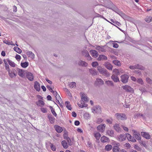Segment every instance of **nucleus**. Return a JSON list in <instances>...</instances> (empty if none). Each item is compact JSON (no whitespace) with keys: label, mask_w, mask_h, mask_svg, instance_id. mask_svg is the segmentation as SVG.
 Segmentation results:
<instances>
[{"label":"nucleus","mask_w":152,"mask_h":152,"mask_svg":"<svg viewBox=\"0 0 152 152\" xmlns=\"http://www.w3.org/2000/svg\"><path fill=\"white\" fill-rule=\"evenodd\" d=\"M126 135L124 134H121L118 137V139L121 142L125 140Z\"/></svg>","instance_id":"obj_20"},{"label":"nucleus","mask_w":152,"mask_h":152,"mask_svg":"<svg viewBox=\"0 0 152 152\" xmlns=\"http://www.w3.org/2000/svg\"><path fill=\"white\" fill-rule=\"evenodd\" d=\"M146 82L150 84H152V80L149 77H147L146 78Z\"/></svg>","instance_id":"obj_48"},{"label":"nucleus","mask_w":152,"mask_h":152,"mask_svg":"<svg viewBox=\"0 0 152 152\" xmlns=\"http://www.w3.org/2000/svg\"><path fill=\"white\" fill-rule=\"evenodd\" d=\"M124 19L125 20L129 21H131L132 20V18L127 15H125L124 16Z\"/></svg>","instance_id":"obj_40"},{"label":"nucleus","mask_w":152,"mask_h":152,"mask_svg":"<svg viewBox=\"0 0 152 152\" xmlns=\"http://www.w3.org/2000/svg\"><path fill=\"white\" fill-rule=\"evenodd\" d=\"M109 140V138L105 136H103L101 137V141L102 142H106Z\"/></svg>","instance_id":"obj_30"},{"label":"nucleus","mask_w":152,"mask_h":152,"mask_svg":"<svg viewBox=\"0 0 152 152\" xmlns=\"http://www.w3.org/2000/svg\"><path fill=\"white\" fill-rule=\"evenodd\" d=\"M134 73L137 74L138 76L141 75V72L138 70H135L134 71Z\"/></svg>","instance_id":"obj_51"},{"label":"nucleus","mask_w":152,"mask_h":152,"mask_svg":"<svg viewBox=\"0 0 152 152\" xmlns=\"http://www.w3.org/2000/svg\"><path fill=\"white\" fill-rule=\"evenodd\" d=\"M18 75L21 77H23L24 76L23 75L24 71L22 69L18 68Z\"/></svg>","instance_id":"obj_22"},{"label":"nucleus","mask_w":152,"mask_h":152,"mask_svg":"<svg viewBox=\"0 0 152 152\" xmlns=\"http://www.w3.org/2000/svg\"><path fill=\"white\" fill-rule=\"evenodd\" d=\"M89 53L87 50H85L82 51V55L85 57H87L89 56Z\"/></svg>","instance_id":"obj_35"},{"label":"nucleus","mask_w":152,"mask_h":152,"mask_svg":"<svg viewBox=\"0 0 152 152\" xmlns=\"http://www.w3.org/2000/svg\"><path fill=\"white\" fill-rule=\"evenodd\" d=\"M90 52L91 53L92 56L96 58L98 57V52L96 50H91Z\"/></svg>","instance_id":"obj_16"},{"label":"nucleus","mask_w":152,"mask_h":152,"mask_svg":"<svg viewBox=\"0 0 152 152\" xmlns=\"http://www.w3.org/2000/svg\"><path fill=\"white\" fill-rule=\"evenodd\" d=\"M141 134L143 137L147 139H149L151 138V136L148 133L145 132H141Z\"/></svg>","instance_id":"obj_10"},{"label":"nucleus","mask_w":152,"mask_h":152,"mask_svg":"<svg viewBox=\"0 0 152 152\" xmlns=\"http://www.w3.org/2000/svg\"><path fill=\"white\" fill-rule=\"evenodd\" d=\"M26 77L29 80L31 81H32L34 80L33 75L31 72L27 73Z\"/></svg>","instance_id":"obj_11"},{"label":"nucleus","mask_w":152,"mask_h":152,"mask_svg":"<svg viewBox=\"0 0 152 152\" xmlns=\"http://www.w3.org/2000/svg\"><path fill=\"white\" fill-rule=\"evenodd\" d=\"M113 152H119V148L117 146H113Z\"/></svg>","instance_id":"obj_39"},{"label":"nucleus","mask_w":152,"mask_h":152,"mask_svg":"<svg viewBox=\"0 0 152 152\" xmlns=\"http://www.w3.org/2000/svg\"><path fill=\"white\" fill-rule=\"evenodd\" d=\"M97 70L99 72L103 75L107 77H109L110 76V73L107 70L101 66H98L97 68Z\"/></svg>","instance_id":"obj_1"},{"label":"nucleus","mask_w":152,"mask_h":152,"mask_svg":"<svg viewBox=\"0 0 152 152\" xmlns=\"http://www.w3.org/2000/svg\"><path fill=\"white\" fill-rule=\"evenodd\" d=\"M105 83L108 86H114V84L113 82L111 81L107 80L105 81Z\"/></svg>","instance_id":"obj_25"},{"label":"nucleus","mask_w":152,"mask_h":152,"mask_svg":"<svg viewBox=\"0 0 152 152\" xmlns=\"http://www.w3.org/2000/svg\"><path fill=\"white\" fill-rule=\"evenodd\" d=\"M41 110L43 113H46L47 112L46 109L44 108H41Z\"/></svg>","instance_id":"obj_58"},{"label":"nucleus","mask_w":152,"mask_h":152,"mask_svg":"<svg viewBox=\"0 0 152 152\" xmlns=\"http://www.w3.org/2000/svg\"><path fill=\"white\" fill-rule=\"evenodd\" d=\"M129 68L131 69H139L142 70H144L145 69V68L143 66L139 64L130 66H129Z\"/></svg>","instance_id":"obj_3"},{"label":"nucleus","mask_w":152,"mask_h":152,"mask_svg":"<svg viewBox=\"0 0 152 152\" xmlns=\"http://www.w3.org/2000/svg\"><path fill=\"white\" fill-rule=\"evenodd\" d=\"M134 148L138 151H140L141 150V148L139 147L137 145H135L134 146Z\"/></svg>","instance_id":"obj_52"},{"label":"nucleus","mask_w":152,"mask_h":152,"mask_svg":"<svg viewBox=\"0 0 152 152\" xmlns=\"http://www.w3.org/2000/svg\"><path fill=\"white\" fill-rule=\"evenodd\" d=\"M21 66L23 68H26L28 65V62H21L20 64Z\"/></svg>","instance_id":"obj_29"},{"label":"nucleus","mask_w":152,"mask_h":152,"mask_svg":"<svg viewBox=\"0 0 152 152\" xmlns=\"http://www.w3.org/2000/svg\"><path fill=\"white\" fill-rule=\"evenodd\" d=\"M113 48H118L119 46L116 43H113Z\"/></svg>","instance_id":"obj_56"},{"label":"nucleus","mask_w":152,"mask_h":152,"mask_svg":"<svg viewBox=\"0 0 152 152\" xmlns=\"http://www.w3.org/2000/svg\"><path fill=\"white\" fill-rule=\"evenodd\" d=\"M112 148V146L110 145H107L105 146V149L107 151H109L111 150Z\"/></svg>","instance_id":"obj_37"},{"label":"nucleus","mask_w":152,"mask_h":152,"mask_svg":"<svg viewBox=\"0 0 152 152\" xmlns=\"http://www.w3.org/2000/svg\"><path fill=\"white\" fill-rule=\"evenodd\" d=\"M48 118L51 123H52L54 122L55 118L53 117V116L52 115H48Z\"/></svg>","instance_id":"obj_27"},{"label":"nucleus","mask_w":152,"mask_h":152,"mask_svg":"<svg viewBox=\"0 0 152 152\" xmlns=\"http://www.w3.org/2000/svg\"><path fill=\"white\" fill-rule=\"evenodd\" d=\"M107 59V57L103 55H100L97 58L98 61H104Z\"/></svg>","instance_id":"obj_18"},{"label":"nucleus","mask_w":152,"mask_h":152,"mask_svg":"<svg viewBox=\"0 0 152 152\" xmlns=\"http://www.w3.org/2000/svg\"><path fill=\"white\" fill-rule=\"evenodd\" d=\"M136 116H137V117H142L143 118H145V116L142 114H140V113H139V114H137L136 115Z\"/></svg>","instance_id":"obj_64"},{"label":"nucleus","mask_w":152,"mask_h":152,"mask_svg":"<svg viewBox=\"0 0 152 152\" xmlns=\"http://www.w3.org/2000/svg\"><path fill=\"white\" fill-rule=\"evenodd\" d=\"M37 104L39 107H42L44 104V102L42 100H39L38 102H36Z\"/></svg>","instance_id":"obj_24"},{"label":"nucleus","mask_w":152,"mask_h":152,"mask_svg":"<svg viewBox=\"0 0 152 152\" xmlns=\"http://www.w3.org/2000/svg\"><path fill=\"white\" fill-rule=\"evenodd\" d=\"M113 143L114 145H115V146H117L118 147L120 145V144H119V143L116 142L115 141H114Z\"/></svg>","instance_id":"obj_63"},{"label":"nucleus","mask_w":152,"mask_h":152,"mask_svg":"<svg viewBox=\"0 0 152 152\" xmlns=\"http://www.w3.org/2000/svg\"><path fill=\"white\" fill-rule=\"evenodd\" d=\"M34 87L35 89L38 91H39L40 90V84L37 81H35L34 82Z\"/></svg>","instance_id":"obj_9"},{"label":"nucleus","mask_w":152,"mask_h":152,"mask_svg":"<svg viewBox=\"0 0 152 152\" xmlns=\"http://www.w3.org/2000/svg\"><path fill=\"white\" fill-rule=\"evenodd\" d=\"M78 64L79 65L83 67H86L88 65L87 63L81 60H80L78 61Z\"/></svg>","instance_id":"obj_14"},{"label":"nucleus","mask_w":152,"mask_h":152,"mask_svg":"<svg viewBox=\"0 0 152 152\" xmlns=\"http://www.w3.org/2000/svg\"><path fill=\"white\" fill-rule=\"evenodd\" d=\"M152 20V18L151 16H147V17L145 19V21L148 23L151 22Z\"/></svg>","instance_id":"obj_34"},{"label":"nucleus","mask_w":152,"mask_h":152,"mask_svg":"<svg viewBox=\"0 0 152 152\" xmlns=\"http://www.w3.org/2000/svg\"><path fill=\"white\" fill-rule=\"evenodd\" d=\"M51 112L56 117L57 116V114L55 112L54 109L51 110Z\"/></svg>","instance_id":"obj_61"},{"label":"nucleus","mask_w":152,"mask_h":152,"mask_svg":"<svg viewBox=\"0 0 152 152\" xmlns=\"http://www.w3.org/2000/svg\"><path fill=\"white\" fill-rule=\"evenodd\" d=\"M122 87L123 89L125 90L126 91L128 92H129L131 93H134V89L128 85L123 86Z\"/></svg>","instance_id":"obj_2"},{"label":"nucleus","mask_w":152,"mask_h":152,"mask_svg":"<svg viewBox=\"0 0 152 152\" xmlns=\"http://www.w3.org/2000/svg\"><path fill=\"white\" fill-rule=\"evenodd\" d=\"M26 54L29 55V56L33 59L34 58V54L32 52L28 51L27 52Z\"/></svg>","instance_id":"obj_26"},{"label":"nucleus","mask_w":152,"mask_h":152,"mask_svg":"<svg viewBox=\"0 0 152 152\" xmlns=\"http://www.w3.org/2000/svg\"><path fill=\"white\" fill-rule=\"evenodd\" d=\"M139 89L140 91L142 92H147V91L144 88L142 87L140 88Z\"/></svg>","instance_id":"obj_62"},{"label":"nucleus","mask_w":152,"mask_h":152,"mask_svg":"<svg viewBox=\"0 0 152 152\" xmlns=\"http://www.w3.org/2000/svg\"><path fill=\"white\" fill-rule=\"evenodd\" d=\"M3 42L8 45H12L14 46L15 45V44L12 43V41L10 42L7 40H4L3 41Z\"/></svg>","instance_id":"obj_42"},{"label":"nucleus","mask_w":152,"mask_h":152,"mask_svg":"<svg viewBox=\"0 0 152 152\" xmlns=\"http://www.w3.org/2000/svg\"><path fill=\"white\" fill-rule=\"evenodd\" d=\"M137 83H138L140 84H141V85H142L143 84V82L142 79L141 78L138 79L137 80Z\"/></svg>","instance_id":"obj_47"},{"label":"nucleus","mask_w":152,"mask_h":152,"mask_svg":"<svg viewBox=\"0 0 152 152\" xmlns=\"http://www.w3.org/2000/svg\"><path fill=\"white\" fill-rule=\"evenodd\" d=\"M66 140H67V142H68L69 145H71L72 144V141L70 138L69 137L67 138Z\"/></svg>","instance_id":"obj_50"},{"label":"nucleus","mask_w":152,"mask_h":152,"mask_svg":"<svg viewBox=\"0 0 152 152\" xmlns=\"http://www.w3.org/2000/svg\"><path fill=\"white\" fill-rule=\"evenodd\" d=\"M98 63L96 61L93 62L92 63L91 65L93 67H95L98 65Z\"/></svg>","instance_id":"obj_46"},{"label":"nucleus","mask_w":152,"mask_h":152,"mask_svg":"<svg viewBox=\"0 0 152 152\" xmlns=\"http://www.w3.org/2000/svg\"><path fill=\"white\" fill-rule=\"evenodd\" d=\"M16 59L18 61L20 60L21 58L20 56L19 55H17L15 57Z\"/></svg>","instance_id":"obj_60"},{"label":"nucleus","mask_w":152,"mask_h":152,"mask_svg":"<svg viewBox=\"0 0 152 152\" xmlns=\"http://www.w3.org/2000/svg\"><path fill=\"white\" fill-rule=\"evenodd\" d=\"M107 133L108 134V135L112 137L113 135L114 131L111 130H107Z\"/></svg>","instance_id":"obj_32"},{"label":"nucleus","mask_w":152,"mask_h":152,"mask_svg":"<svg viewBox=\"0 0 152 152\" xmlns=\"http://www.w3.org/2000/svg\"><path fill=\"white\" fill-rule=\"evenodd\" d=\"M104 84V81L101 79L97 78L94 83V85L95 86H97L98 85H102Z\"/></svg>","instance_id":"obj_7"},{"label":"nucleus","mask_w":152,"mask_h":152,"mask_svg":"<svg viewBox=\"0 0 152 152\" xmlns=\"http://www.w3.org/2000/svg\"><path fill=\"white\" fill-rule=\"evenodd\" d=\"M61 144L63 148L65 149L67 148L68 147V145L67 142L65 140H63L61 142Z\"/></svg>","instance_id":"obj_23"},{"label":"nucleus","mask_w":152,"mask_h":152,"mask_svg":"<svg viewBox=\"0 0 152 152\" xmlns=\"http://www.w3.org/2000/svg\"><path fill=\"white\" fill-rule=\"evenodd\" d=\"M78 105L79 107L81 108H83L84 107H86L88 106L87 104H85L84 105H83L82 104H81H81H78Z\"/></svg>","instance_id":"obj_54"},{"label":"nucleus","mask_w":152,"mask_h":152,"mask_svg":"<svg viewBox=\"0 0 152 152\" xmlns=\"http://www.w3.org/2000/svg\"><path fill=\"white\" fill-rule=\"evenodd\" d=\"M101 136V135L99 133L97 132L94 134V137L97 140H99V139Z\"/></svg>","instance_id":"obj_41"},{"label":"nucleus","mask_w":152,"mask_h":152,"mask_svg":"<svg viewBox=\"0 0 152 152\" xmlns=\"http://www.w3.org/2000/svg\"><path fill=\"white\" fill-rule=\"evenodd\" d=\"M50 148L51 149L52 151H54L56 150V148L55 146L54 145H53L51 144V145L50 146Z\"/></svg>","instance_id":"obj_57"},{"label":"nucleus","mask_w":152,"mask_h":152,"mask_svg":"<svg viewBox=\"0 0 152 152\" xmlns=\"http://www.w3.org/2000/svg\"><path fill=\"white\" fill-rule=\"evenodd\" d=\"M113 63L115 65H117L118 66H120L121 65V63L120 62L117 60L113 61Z\"/></svg>","instance_id":"obj_43"},{"label":"nucleus","mask_w":152,"mask_h":152,"mask_svg":"<svg viewBox=\"0 0 152 152\" xmlns=\"http://www.w3.org/2000/svg\"><path fill=\"white\" fill-rule=\"evenodd\" d=\"M5 66L6 69L8 72L10 71V69L9 65L7 64H6L5 65Z\"/></svg>","instance_id":"obj_59"},{"label":"nucleus","mask_w":152,"mask_h":152,"mask_svg":"<svg viewBox=\"0 0 152 152\" xmlns=\"http://www.w3.org/2000/svg\"><path fill=\"white\" fill-rule=\"evenodd\" d=\"M8 73L9 76L10 77H15L14 76H13V74L12 73V71H8Z\"/></svg>","instance_id":"obj_55"},{"label":"nucleus","mask_w":152,"mask_h":152,"mask_svg":"<svg viewBox=\"0 0 152 152\" xmlns=\"http://www.w3.org/2000/svg\"><path fill=\"white\" fill-rule=\"evenodd\" d=\"M96 113H100L101 112V108L100 106L96 105Z\"/></svg>","instance_id":"obj_33"},{"label":"nucleus","mask_w":152,"mask_h":152,"mask_svg":"<svg viewBox=\"0 0 152 152\" xmlns=\"http://www.w3.org/2000/svg\"><path fill=\"white\" fill-rule=\"evenodd\" d=\"M81 95V100L82 102H88V99L87 97L84 94L80 93Z\"/></svg>","instance_id":"obj_15"},{"label":"nucleus","mask_w":152,"mask_h":152,"mask_svg":"<svg viewBox=\"0 0 152 152\" xmlns=\"http://www.w3.org/2000/svg\"><path fill=\"white\" fill-rule=\"evenodd\" d=\"M121 81L124 83H126L128 82L129 76L128 75L124 74L121 76Z\"/></svg>","instance_id":"obj_5"},{"label":"nucleus","mask_w":152,"mask_h":152,"mask_svg":"<svg viewBox=\"0 0 152 152\" xmlns=\"http://www.w3.org/2000/svg\"><path fill=\"white\" fill-rule=\"evenodd\" d=\"M126 137H127L128 139L129 140L131 141V140L133 139L134 137V136L132 137L130 134L128 133H126Z\"/></svg>","instance_id":"obj_36"},{"label":"nucleus","mask_w":152,"mask_h":152,"mask_svg":"<svg viewBox=\"0 0 152 152\" xmlns=\"http://www.w3.org/2000/svg\"><path fill=\"white\" fill-rule=\"evenodd\" d=\"M14 50L17 53H20L22 52L20 48L17 47H14Z\"/></svg>","instance_id":"obj_38"},{"label":"nucleus","mask_w":152,"mask_h":152,"mask_svg":"<svg viewBox=\"0 0 152 152\" xmlns=\"http://www.w3.org/2000/svg\"><path fill=\"white\" fill-rule=\"evenodd\" d=\"M54 127L56 131L58 133H61L63 130L62 127L57 125H54Z\"/></svg>","instance_id":"obj_12"},{"label":"nucleus","mask_w":152,"mask_h":152,"mask_svg":"<svg viewBox=\"0 0 152 152\" xmlns=\"http://www.w3.org/2000/svg\"><path fill=\"white\" fill-rule=\"evenodd\" d=\"M89 72L93 76L97 75L98 74L97 71L95 69H89Z\"/></svg>","instance_id":"obj_17"},{"label":"nucleus","mask_w":152,"mask_h":152,"mask_svg":"<svg viewBox=\"0 0 152 152\" xmlns=\"http://www.w3.org/2000/svg\"><path fill=\"white\" fill-rule=\"evenodd\" d=\"M7 61L8 62L10 66L13 67L15 66V64L14 62L9 59H7Z\"/></svg>","instance_id":"obj_31"},{"label":"nucleus","mask_w":152,"mask_h":152,"mask_svg":"<svg viewBox=\"0 0 152 152\" xmlns=\"http://www.w3.org/2000/svg\"><path fill=\"white\" fill-rule=\"evenodd\" d=\"M96 49L99 50V51L103 52L105 50L103 46H96Z\"/></svg>","instance_id":"obj_28"},{"label":"nucleus","mask_w":152,"mask_h":152,"mask_svg":"<svg viewBox=\"0 0 152 152\" xmlns=\"http://www.w3.org/2000/svg\"><path fill=\"white\" fill-rule=\"evenodd\" d=\"M103 65L107 69L109 70H112L113 66L109 62H105Z\"/></svg>","instance_id":"obj_8"},{"label":"nucleus","mask_w":152,"mask_h":152,"mask_svg":"<svg viewBox=\"0 0 152 152\" xmlns=\"http://www.w3.org/2000/svg\"><path fill=\"white\" fill-rule=\"evenodd\" d=\"M55 94L56 99V100H59V99L60 100H61V99L60 97V96L58 94L56 91L55 92Z\"/></svg>","instance_id":"obj_44"},{"label":"nucleus","mask_w":152,"mask_h":152,"mask_svg":"<svg viewBox=\"0 0 152 152\" xmlns=\"http://www.w3.org/2000/svg\"><path fill=\"white\" fill-rule=\"evenodd\" d=\"M103 121V120L101 118H98L96 121V123L98 124H99L102 123Z\"/></svg>","instance_id":"obj_53"},{"label":"nucleus","mask_w":152,"mask_h":152,"mask_svg":"<svg viewBox=\"0 0 152 152\" xmlns=\"http://www.w3.org/2000/svg\"><path fill=\"white\" fill-rule=\"evenodd\" d=\"M113 72H115V75L118 76L120 75L118 69H115L113 70Z\"/></svg>","instance_id":"obj_49"},{"label":"nucleus","mask_w":152,"mask_h":152,"mask_svg":"<svg viewBox=\"0 0 152 152\" xmlns=\"http://www.w3.org/2000/svg\"><path fill=\"white\" fill-rule=\"evenodd\" d=\"M105 126L104 124H101L97 127L98 130L100 132H103L105 129Z\"/></svg>","instance_id":"obj_13"},{"label":"nucleus","mask_w":152,"mask_h":152,"mask_svg":"<svg viewBox=\"0 0 152 152\" xmlns=\"http://www.w3.org/2000/svg\"><path fill=\"white\" fill-rule=\"evenodd\" d=\"M132 131L133 133V136L137 140H141V136L139 132H137L135 130H133Z\"/></svg>","instance_id":"obj_6"},{"label":"nucleus","mask_w":152,"mask_h":152,"mask_svg":"<svg viewBox=\"0 0 152 152\" xmlns=\"http://www.w3.org/2000/svg\"><path fill=\"white\" fill-rule=\"evenodd\" d=\"M111 78L115 82L117 83L120 81L119 80L118 77V76H116L115 75H113L111 77Z\"/></svg>","instance_id":"obj_19"},{"label":"nucleus","mask_w":152,"mask_h":152,"mask_svg":"<svg viewBox=\"0 0 152 152\" xmlns=\"http://www.w3.org/2000/svg\"><path fill=\"white\" fill-rule=\"evenodd\" d=\"M115 115L116 116L117 119L118 120H126L127 119L126 115L123 113H116L115 114Z\"/></svg>","instance_id":"obj_4"},{"label":"nucleus","mask_w":152,"mask_h":152,"mask_svg":"<svg viewBox=\"0 0 152 152\" xmlns=\"http://www.w3.org/2000/svg\"><path fill=\"white\" fill-rule=\"evenodd\" d=\"M69 87L71 88H73L76 87V83L75 82L71 83L69 85Z\"/></svg>","instance_id":"obj_45"},{"label":"nucleus","mask_w":152,"mask_h":152,"mask_svg":"<svg viewBox=\"0 0 152 152\" xmlns=\"http://www.w3.org/2000/svg\"><path fill=\"white\" fill-rule=\"evenodd\" d=\"M114 129L117 132H119L121 131V128L118 124H115L113 126Z\"/></svg>","instance_id":"obj_21"}]
</instances>
